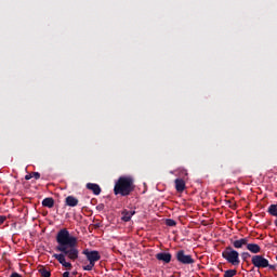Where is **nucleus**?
Segmentation results:
<instances>
[{"mask_svg": "<svg viewBox=\"0 0 277 277\" xmlns=\"http://www.w3.org/2000/svg\"><path fill=\"white\" fill-rule=\"evenodd\" d=\"M233 246L234 248H236V250L241 249L243 246L248 247V238H241V239L235 240L233 242Z\"/></svg>", "mask_w": 277, "mask_h": 277, "instance_id": "11", "label": "nucleus"}, {"mask_svg": "<svg viewBox=\"0 0 277 277\" xmlns=\"http://www.w3.org/2000/svg\"><path fill=\"white\" fill-rule=\"evenodd\" d=\"M167 226H176V221L172 220V219H168L166 221Z\"/></svg>", "mask_w": 277, "mask_h": 277, "instance_id": "20", "label": "nucleus"}, {"mask_svg": "<svg viewBox=\"0 0 277 277\" xmlns=\"http://www.w3.org/2000/svg\"><path fill=\"white\" fill-rule=\"evenodd\" d=\"M234 276H237L236 269H228L224 273V277H234Z\"/></svg>", "mask_w": 277, "mask_h": 277, "instance_id": "18", "label": "nucleus"}, {"mask_svg": "<svg viewBox=\"0 0 277 277\" xmlns=\"http://www.w3.org/2000/svg\"><path fill=\"white\" fill-rule=\"evenodd\" d=\"M242 256H250L249 253H242Z\"/></svg>", "mask_w": 277, "mask_h": 277, "instance_id": "26", "label": "nucleus"}, {"mask_svg": "<svg viewBox=\"0 0 277 277\" xmlns=\"http://www.w3.org/2000/svg\"><path fill=\"white\" fill-rule=\"evenodd\" d=\"M251 263L252 265L258 267V269H265L267 267H269V269H276V266L269 265V260L265 259V256L263 255H259V254L253 255L251 258Z\"/></svg>", "mask_w": 277, "mask_h": 277, "instance_id": "4", "label": "nucleus"}, {"mask_svg": "<svg viewBox=\"0 0 277 277\" xmlns=\"http://www.w3.org/2000/svg\"><path fill=\"white\" fill-rule=\"evenodd\" d=\"M133 189H135L133 177L121 176L115 184L114 194L115 196H130Z\"/></svg>", "mask_w": 277, "mask_h": 277, "instance_id": "2", "label": "nucleus"}, {"mask_svg": "<svg viewBox=\"0 0 277 277\" xmlns=\"http://www.w3.org/2000/svg\"><path fill=\"white\" fill-rule=\"evenodd\" d=\"M26 181H30V179H32V173H29L25 176Z\"/></svg>", "mask_w": 277, "mask_h": 277, "instance_id": "23", "label": "nucleus"}, {"mask_svg": "<svg viewBox=\"0 0 277 277\" xmlns=\"http://www.w3.org/2000/svg\"><path fill=\"white\" fill-rule=\"evenodd\" d=\"M65 202H66L67 207H77V205H79V199H77L72 196H68L65 199Z\"/></svg>", "mask_w": 277, "mask_h": 277, "instance_id": "13", "label": "nucleus"}, {"mask_svg": "<svg viewBox=\"0 0 277 277\" xmlns=\"http://www.w3.org/2000/svg\"><path fill=\"white\" fill-rule=\"evenodd\" d=\"M156 259L163 263H170V261H172V254L166 252L157 253Z\"/></svg>", "mask_w": 277, "mask_h": 277, "instance_id": "7", "label": "nucleus"}, {"mask_svg": "<svg viewBox=\"0 0 277 277\" xmlns=\"http://www.w3.org/2000/svg\"><path fill=\"white\" fill-rule=\"evenodd\" d=\"M176 260L179 263H182V265H194L196 261L190 254H186L184 250H180L175 254Z\"/></svg>", "mask_w": 277, "mask_h": 277, "instance_id": "5", "label": "nucleus"}, {"mask_svg": "<svg viewBox=\"0 0 277 277\" xmlns=\"http://www.w3.org/2000/svg\"><path fill=\"white\" fill-rule=\"evenodd\" d=\"M87 189H90V192H93V194L95 196L101 195V186H98V184L88 183L87 184Z\"/></svg>", "mask_w": 277, "mask_h": 277, "instance_id": "9", "label": "nucleus"}, {"mask_svg": "<svg viewBox=\"0 0 277 277\" xmlns=\"http://www.w3.org/2000/svg\"><path fill=\"white\" fill-rule=\"evenodd\" d=\"M247 250H249V252H251L252 254H259L261 252V246L256 245V243H248L247 242Z\"/></svg>", "mask_w": 277, "mask_h": 277, "instance_id": "10", "label": "nucleus"}, {"mask_svg": "<svg viewBox=\"0 0 277 277\" xmlns=\"http://www.w3.org/2000/svg\"><path fill=\"white\" fill-rule=\"evenodd\" d=\"M63 277H70V273H69V272H65V273L63 274Z\"/></svg>", "mask_w": 277, "mask_h": 277, "instance_id": "25", "label": "nucleus"}, {"mask_svg": "<svg viewBox=\"0 0 277 277\" xmlns=\"http://www.w3.org/2000/svg\"><path fill=\"white\" fill-rule=\"evenodd\" d=\"M32 179H36V181H38V179H40V173L39 172H32Z\"/></svg>", "mask_w": 277, "mask_h": 277, "instance_id": "21", "label": "nucleus"}, {"mask_svg": "<svg viewBox=\"0 0 277 277\" xmlns=\"http://www.w3.org/2000/svg\"><path fill=\"white\" fill-rule=\"evenodd\" d=\"M268 213H269V215H273V217H277V203L271 205L268 207Z\"/></svg>", "mask_w": 277, "mask_h": 277, "instance_id": "17", "label": "nucleus"}, {"mask_svg": "<svg viewBox=\"0 0 277 277\" xmlns=\"http://www.w3.org/2000/svg\"><path fill=\"white\" fill-rule=\"evenodd\" d=\"M82 254H84L89 261V263H93L96 265V262L101 261V253L98 251H90L85 249Z\"/></svg>", "mask_w": 277, "mask_h": 277, "instance_id": "6", "label": "nucleus"}, {"mask_svg": "<svg viewBox=\"0 0 277 277\" xmlns=\"http://www.w3.org/2000/svg\"><path fill=\"white\" fill-rule=\"evenodd\" d=\"M5 220H8V216L0 215V226H1V224H3L5 222Z\"/></svg>", "mask_w": 277, "mask_h": 277, "instance_id": "22", "label": "nucleus"}, {"mask_svg": "<svg viewBox=\"0 0 277 277\" xmlns=\"http://www.w3.org/2000/svg\"><path fill=\"white\" fill-rule=\"evenodd\" d=\"M94 263L89 262L87 266H83L84 272H92V269H94Z\"/></svg>", "mask_w": 277, "mask_h": 277, "instance_id": "19", "label": "nucleus"}, {"mask_svg": "<svg viewBox=\"0 0 277 277\" xmlns=\"http://www.w3.org/2000/svg\"><path fill=\"white\" fill-rule=\"evenodd\" d=\"M57 252H63L61 254H54V259L63 265L66 269H72V264L70 262H66V256L70 261H77L79 259V249H77V237L70 236V232L68 229L63 228L57 233L56 236Z\"/></svg>", "mask_w": 277, "mask_h": 277, "instance_id": "1", "label": "nucleus"}, {"mask_svg": "<svg viewBox=\"0 0 277 277\" xmlns=\"http://www.w3.org/2000/svg\"><path fill=\"white\" fill-rule=\"evenodd\" d=\"M11 277H23V276H21V274H18V273H12Z\"/></svg>", "mask_w": 277, "mask_h": 277, "instance_id": "24", "label": "nucleus"}, {"mask_svg": "<svg viewBox=\"0 0 277 277\" xmlns=\"http://www.w3.org/2000/svg\"><path fill=\"white\" fill-rule=\"evenodd\" d=\"M222 256L227 263H230V265H234L235 267L241 263V260H239V252L232 247H226L222 252Z\"/></svg>", "mask_w": 277, "mask_h": 277, "instance_id": "3", "label": "nucleus"}, {"mask_svg": "<svg viewBox=\"0 0 277 277\" xmlns=\"http://www.w3.org/2000/svg\"><path fill=\"white\" fill-rule=\"evenodd\" d=\"M176 172L180 179H182L183 181H187V176L189 175V173L187 172V169L181 167L176 169Z\"/></svg>", "mask_w": 277, "mask_h": 277, "instance_id": "12", "label": "nucleus"}, {"mask_svg": "<svg viewBox=\"0 0 277 277\" xmlns=\"http://www.w3.org/2000/svg\"><path fill=\"white\" fill-rule=\"evenodd\" d=\"M42 206L48 207V209H53V207L55 206V200H53V198H45L42 201Z\"/></svg>", "mask_w": 277, "mask_h": 277, "instance_id": "15", "label": "nucleus"}, {"mask_svg": "<svg viewBox=\"0 0 277 277\" xmlns=\"http://www.w3.org/2000/svg\"><path fill=\"white\" fill-rule=\"evenodd\" d=\"M38 272L42 277H51V271L47 269L44 266H40Z\"/></svg>", "mask_w": 277, "mask_h": 277, "instance_id": "16", "label": "nucleus"}, {"mask_svg": "<svg viewBox=\"0 0 277 277\" xmlns=\"http://www.w3.org/2000/svg\"><path fill=\"white\" fill-rule=\"evenodd\" d=\"M133 215H135V211H127V210H124V211L122 212V217H121V220H122L123 222H130V221H131V217H133Z\"/></svg>", "mask_w": 277, "mask_h": 277, "instance_id": "14", "label": "nucleus"}, {"mask_svg": "<svg viewBox=\"0 0 277 277\" xmlns=\"http://www.w3.org/2000/svg\"><path fill=\"white\" fill-rule=\"evenodd\" d=\"M175 183V189L179 194H183L185 192V180L183 179H176L174 181Z\"/></svg>", "mask_w": 277, "mask_h": 277, "instance_id": "8", "label": "nucleus"}]
</instances>
